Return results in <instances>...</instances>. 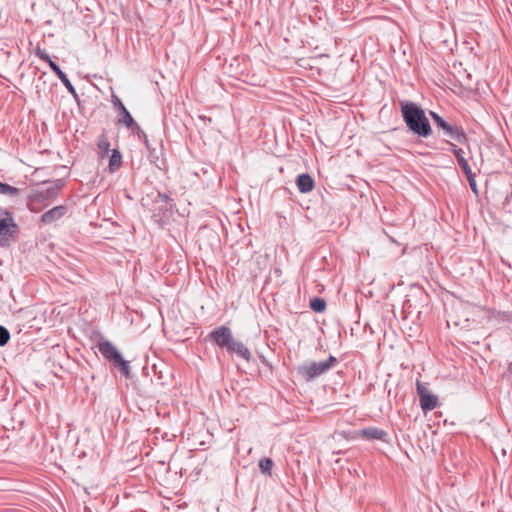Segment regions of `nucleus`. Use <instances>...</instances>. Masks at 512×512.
Listing matches in <instances>:
<instances>
[{
    "instance_id": "nucleus-9",
    "label": "nucleus",
    "mask_w": 512,
    "mask_h": 512,
    "mask_svg": "<svg viewBox=\"0 0 512 512\" xmlns=\"http://www.w3.org/2000/svg\"><path fill=\"white\" fill-rule=\"evenodd\" d=\"M416 389L420 399V406L423 411H431L438 406L437 396L431 394L422 382L417 381Z\"/></svg>"
},
{
    "instance_id": "nucleus-10",
    "label": "nucleus",
    "mask_w": 512,
    "mask_h": 512,
    "mask_svg": "<svg viewBox=\"0 0 512 512\" xmlns=\"http://www.w3.org/2000/svg\"><path fill=\"white\" fill-rule=\"evenodd\" d=\"M67 212L68 207L66 205L55 206L54 208L43 213L39 222L41 225H51L63 218Z\"/></svg>"
},
{
    "instance_id": "nucleus-25",
    "label": "nucleus",
    "mask_w": 512,
    "mask_h": 512,
    "mask_svg": "<svg viewBox=\"0 0 512 512\" xmlns=\"http://www.w3.org/2000/svg\"><path fill=\"white\" fill-rule=\"evenodd\" d=\"M159 196L163 199V201L167 202L169 200V197L167 195L159 194Z\"/></svg>"
},
{
    "instance_id": "nucleus-18",
    "label": "nucleus",
    "mask_w": 512,
    "mask_h": 512,
    "mask_svg": "<svg viewBox=\"0 0 512 512\" xmlns=\"http://www.w3.org/2000/svg\"><path fill=\"white\" fill-rule=\"evenodd\" d=\"M309 306L314 312L321 313L326 309V302L323 298L314 297L310 300Z\"/></svg>"
},
{
    "instance_id": "nucleus-11",
    "label": "nucleus",
    "mask_w": 512,
    "mask_h": 512,
    "mask_svg": "<svg viewBox=\"0 0 512 512\" xmlns=\"http://www.w3.org/2000/svg\"><path fill=\"white\" fill-rule=\"evenodd\" d=\"M226 350L228 353L236 354L239 358H242L247 362L252 358L250 350L244 345V343L236 340L235 338L230 342Z\"/></svg>"
},
{
    "instance_id": "nucleus-17",
    "label": "nucleus",
    "mask_w": 512,
    "mask_h": 512,
    "mask_svg": "<svg viewBox=\"0 0 512 512\" xmlns=\"http://www.w3.org/2000/svg\"><path fill=\"white\" fill-rule=\"evenodd\" d=\"M20 193V189L13 187L9 184L0 182V194L9 196L11 198L17 197Z\"/></svg>"
},
{
    "instance_id": "nucleus-6",
    "label": "nucleus",
    "mask_w": 512,
    "mask_h": 512,
    "mask_svg": "<svg viewBox=\"0 0 512 512\" xmlns=\"http://www.w3.org/2000/svg\"><path fill=\"white\" fill-rule=\"evenodd\" d=\"M112 103L116 110L119 112L118 123L125 125L127 128L136 129L139 137H144L145 143H147V136L144 131L141 130L140 126L134 121L133 117L126 109L122 101L115 95L112 96Z\"/></svg>"
},
{
    "instance_id": "nucleus-7",
    "label": "nucleus",
    "mask_w": 512,
    "mask_h": 512,
    "mask_svg": "<svg viewBox=\"0 0 512 512\" xmlns=\"http://www.w3.org/2000/svg\"><path fill=\"white\" fill-rule=\"evenodd\" d=\"M63 186H64V182L62 180H57L55 183H53V185L48 187L46 190L37 192V193H34L33 195H31L29 197V202H28L29 210L31 212H39L40 208H37L35 206V203L41 202L44 200H50V199L57 197L59 191L62 189Z\"/></svg>"
},
{
    "instance_id": "nucleus-22",
    "label": "nucleus",
    "mask_w": 512,
    "mask_h": 512,
    "mask_svg": "<svg viewBox=\"0 0 512 512\" xmlns=\"http://www.w3.org/2000/svg\"><path fill=\"white\" fill-rule=\"evenodd\" d=\"M36 56L46 62L47 64L52 60L51 57L49 56V54L44 50V49H37L36 51Z\"/></svg>"
},
{
    "instance_id": "nucleus-15",
    "label": "nucleus",
    "mask_w": 512,
    "mask_h": 512,
    "mask_svg": "<svg viewBox=\"0 0 512 512\" xmlns=\"http://www.w3.org/2000/svg\"><path fill=\"white\" fill-rule=\"evenodd\" d=\"M122 166V155L118 149H113L112 154L109 158L108 171L109 173H115Z\"/></svg>"
},
{
    "instance_id": "nucleus-27",
    "label": "nucleus",
    "mask_w": 512,
    "mask_h": 512,
    "mask_svg": "<svg viewBox=\"0 0 512 512\" xmlns=\"http://www.w3.org/2000/svg\"><path fill=\"white\" fill-rule=\"evenodd\" d=\"M454 324H455L456 326L461 325L460 321H454Z\"/></svg>"
},
{
    "instance_id": "nucleus-19",
    "label": "nucleus",
    "mask_w": 512,
    "mask_h": 512,
    "mask_svg": "<svg viewBox=\"0 0 512 512\" xmlns=\"http://www.w3.org/2000/svg\"><path fill=\"white\" fill-rule=\"evenodd\" d=\"M273 461L272 459L270 458H262L260 461H259V469L261 471V473L265 474V475H271V470L273 468Z\"/></svg>"
},
{
    "instance_id": "nucleus-13",
    "label": "nucleus",
    "mask_w": 512,
    "mask_h": 512,
    "mask_svg": "<svg viewBox=\"0 0 512 512\" xmlns=\"http://www.w3.org/2000/svg\"><path fill=\"white\" fill-rule=\"evenodd\" d=\"M296 185L301 193H309L314 188V180L307 173L300 174L296 179Z\"/></svg>"
},
{
    "instance_id": "nucleus-26",
    "label": "nucleus",
    "mask_w": 512,
    "mask_h": 512,
    "mask_svg": "<svg viewBox=\"0 0 512 512\" xmlns=\"http://www.w3.org/2000/svg\"><path fill=\"white\" fill-rule=\"evenodd\" d=\"M508 371H509V373H511V374H512V362H511V363L509 364V366H508Z\"/></svg>"
},
{
    "instance_id": "nucleus-2",
    "label": "nucleus",
    "mask_w": 512,
    "mask_h": 512,
    "mask_svg": "<svg viewBox=\"0 0 512 512\" xmlns=\"http://www.w3.org/2000/svg\"><path fill=\"white\" fill-rule=\"evenodd\" d=\"M338 364L336 357L330 355L325 361H311L299 365L297 367V374L301 379L306 382L313 381L314 379L326 374Z\"/></svg>"
},
{
    "instance_id": "nucleus-1",
    "label": "nucleus",
    "mask_w": 512,
    "mask_h": 512,
    "mask_svg": "<svg viewBox=\"0 0 512 512\" xmlns=\"http://www.w3.org/2000/svg\"><path fill=\"white\" fill-rule=\"evenodd\" d=\"M400 108L406 126L420 137H428L432 129L424 110L414 102L401 101Z\"/></svg>"
},
{
    "instance_id": "nucleus-24",
    "label": "nucleus",
    "mask_w": 512,
    "mask_h": 512,
    "mask_svg": "<svg viewBox=\"0 0 512 512\" xmlns=\"http://www.w3.org/2000/svg\"><path fill=\"white\" fill-rule=\"evenodd\" d=\"M466 177L468 179V182H469V185H470L471 189L475 193H477V186H476V182H475V179H474V177H475L474 173L471 171L470 176H466Z\"/></svg>"
},
{
    "instance_id": "nucleus-12",
    "label": "nucleus",
    "mask_w": 512,
    "mask_h": 512,
    "mask_svg": "<svg viewBox=\"0 0 512 512\" xmlns=\"http://www.w3.org/2000/svg\"><path fill=\"white\" fill-rule=\"evenodd\" d=\"M358 435L367 440L387 441L388 434L386 431L377 427H366L358 432Z\"/></svg>"
},
{
    "instance_id": "nucleus-14",
    "label": "nucleus",
    "mask_w": 512,
    "mask_h": 512,
    "mask_svg": "<svg viewBox=\"0 0 512 512\" xmlns=\"http://www.w3.org/2000/svg\"><path fill=\"white\" fill-rule=\"evenodd\" d=\"M451 151L455 155L458 164L460 165L461 169L465 173L466 176H470L471 174V168L467 162V160L464 158L463 154L464 151L461 148H458L456 145L451 144Z\"/></svg>"
},
{
    "instance_id": "nucleus-21",
    "label": "nucleus",
    "mask_w": 512,
    "mask_h": 512,
    "mask_svg": "<svg viewBox=\"0 0 512 512\" xmlns=\"http://www.w3.org/2000/svg\"><path fill=\"white\" fill-rule=\"evenodd\" d=\"M9 339H10L9 331L5 327L0 326V346L6 345L7 342L9 341Z\"/></svg>"
},
{
    "instance_id": "nucleus-4",
    "label": "nucleus",
    "mask_w": 512,
    "mask_h": 512,
    "mask_svg": "<svg viewBox=\"0 0 512 512\" xmlns=\"http://www.w3.org/2000/svg\"><path fill=\"white\" fill-rule=\"evenodd\" d=\"M97 347L100 353L103 355V357L107 359L109 362H111L114 365V367L119 369L122 375H124L125 377H129V362L124 360L121 353L110 341L102 340L98 343Z\"/></svg>"
},
{
    "instance_id": "nucleus-20",
    "label": "nucleus",
    "mask_w": 512,
    "mask_h": 512,
    "mask_svg": "<svg viewBox=\"0 0 512 512\" xmlns=\"http://www.w3.org/2000/svg\"><path fill=\"white\" fill-rule=\"evenodd\" d=\"M60 81L63 83V85L66 87V89L74 96H76V90L70 80L68 79L67 75L64 73L59 77Z\"/></svg>"
},
{
    "instance_id": "nucleus-16",
    "label": "nucleus",
    "mask_w": 512,
    "mask_h": 512,
    "mask_svg": "<svg viewBox=\"0 0 512 512\" xmlns=\"http://www.w3.org/2000/svg\"><path fill=\"white\" fill-rule=\"evenodd\" d=\"M98 156L100 159H104L108 156L110 151V142L106 134H101L97 139Z\"/></svg>"
},
{
    "instance_id": "nucleus-8",
    "label": "nucleus",
    "mask_w": 512,
    "mask_h": 512,
    "mask_svg": "<svg viewBox=\"0 0 512 512\" xmlns=\"http://www.w3.org/2000/svg\"><path fill=\"white\" fill-rule=\"evenodd\" d=\"M207 338L214 342L220 348H227L230 342L234 339L232 331L227 326H219L213 329Z\"/></svg>"
},
{
    "instance_id": "nucleus-5",
    "label": "nucleus",
    "mask_w": 512,
    "mask_h": 512,
    "mask_svg": "<svg viewBox=\"0 0 512 512\" xmlns=\"http://www.w3.org/2000/svg\"><path fill=\"white\" fill-rule=\"evenodd\" d=\"M430 116L436 127L441 129L444 135L459 143H465L467 141V135L461 127L448 123L434 111H430Z\"/></svg>"
},
{
    "instance_id": "nucleus-23",
    "label": "nucleus",
    "mask_w": 512,
    "mask_h": 512,
    "mask_svg": "<svg viewBox=\"0 0 512 512\" xmlns=\"http://www.w3.org/2000/svg\"><path fill=\"white\" fill-rule=\"evenodd\" d=\"M49 67L51 68V70L57 75V77L59 78L62 74H64V72L61 70V68L59 67V65H57L53 60H51L49 63H48Z\"/></svg>"
},
{
    "instance_id": "nucleus-3",
    "label": "nucleus",
    "mask_w": 512,
    "mask_h": 512,
    "mask_svg": "<svg viewBox=\"0 0 512 512\" xmlns=\"http://www.w3.org/2000/svg\"><path fill=\"white\" fill-rule=\"evenodd\" d=\"M19 236V226L11 211L0 207V246L8 247L16 242Z\"/></svg>"
}]
</instances>
